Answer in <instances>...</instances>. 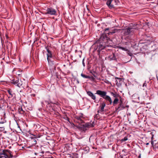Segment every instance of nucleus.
<instances>
[{"instance_id": "obj_1", "label": "nucleus", "mask_w": 158, "mask_h": 158, "mask_svg": "<svg viewBox=\"0 0 158 158\" xmlns=\"http://www.w3.org/2000/svg\"><path fill=\"white\" fill-rule=\"evenodd\" d=\"M96 94H97L105 99L107 101L110 103V104H111L112 103V101L111 98L109 96L107 95L106 92L105 91L98 90L97 91Z\"/></svg>"}, {"instance_id": "obj_2", "label": "nucleus", "mask_w": 158, "mask_h": 158, "mask_svg": "<svg viewBox=\"0 0 158 158\" xmlns=\"http://www.w3.org/2000/svg\"><path fill=\"white\" fill-rule=\"evenodd\" d=\"M12 157L10 152L8 150H3L0 154V158H9Z\"/></svg>"}, {"instance_id": "obj_3", "label": "nucleus", "mask_w": 158, "mask_h": 158, "mask_svg": "<svg viewBox=\"0 0 158 158\" xmlns=\"http://www.w3.org/2000/svg\"><path fill=\"white\" fill-rule=\"evenodd\" d=\"M44 14L50 15H55L56 14V11L52 8H48L46 10H44L43 12Z\"/></svg>"}, {"instance_id": "obj_4", "label": "nucleus", "mask_w": 158, "mask_h": 158, "mask_svg": "<svg viewBox=\"0 0 158 158\" xmlns=\"http://www.w3.org/2000/svg\"><path fill=\"white\" fill-rule=\"evenodd\" d=\"M132 29V28H128L123 30V32L124 33V34L125 35H127L128 34L131 32V30Z\"/></svg>"}, {"instance_id": "obj_5", "label": "nucleus", "mask_w": 158, "mask_h": 158, "mask_svg": "<svg viewBox=\"0 0 158 158\" xmlns=\"http://www.w3.org/2000/svg\"><path fill=\"white\" fill-rule=\"evenodd\" d=\"M106 106L105 102H103L100 106V110L98 111V113L102 112L104 111V107Z\"/></svg>"}, {"instance_id": "obj_6", "label": "nucleus", "mask_w": 158, "mask_h": 158, "mask_svg": "<svg viewBox=\"0 0 158 158\" xmlns=\"http://www.w3.org/2000/svg\"><path fill=\"white\" fill-rule=\"evenodd\" d=\"M158 142H156V141H152V145L153 147V148L154 150H156L158 149V146L157 145Z\"/></svg>"}, {"instance_id": "obj_7", "label": "nucleus", "mask_w": 158, "mask_h": 158, "mask_svg": "<svg viewBox=\"0 0 158 158\" xmlns=\"http://www.w3.org/2000/svg\"><path fill=\"white\" fill-rule=\"evenodd\" d=\"M87 94L91 98L94 100L96 99V96L94 95L90 91H88L87 93Z\"/></svg>"}, {"instance_id": "obj_8", "label": "nucleus", "mask_w": 158, "mask_h": 158, "mask_svg": "<svg viewBox=\"0 0 158 158\" xmlns=\"http://www.w3.org/2000/svg\"><path fill=\"white\" fill-rule=\"evenodd\" d=\"M47 60L49 62V61L50 60L49 58H52V55L51 52L48 49H47Z\"/></svg>"}, {"instance_id": "obj_9", "label": "nucleus", "mask_w": 158, "mask_h": 158, "mask_svg": "<svg viewBox=\"0 0 158 158\" xmlns=\"http://www.w3.org/2000/svg\"><path fill=\"white\" fill-rule=\"evenodd\" d=\"M108 58V60H116V58L114 54H112L110 55Z\"/></svg>"}, {"instance_id": "obj_10", "label": "nucleus", "mask_w": 158, "mask_h": 158, "mask_svg": "<svg viewBox=\"0 0 158 158\" xmlns=\"http://www.w3.org/2000/svg\"><path fill=\"white\" fill-rule=\"evenodd\" d=\"M107 2L106 4L110 8H111L113 7V6L111 4V2L112 0H107Z\"/></svg>"}, {"instance_id": "obj_11", "label": "nucleus", "mask_w": 158, "mask_h": 158, "mask_svg": "<svg viewBox=\"0 0 158 158\" xmlns=\"http://www.w3.org/2000/svg\"><path fill=\"white\" fill-rule=\"evenodd\" d=\"M85 126L86 127H93L94 126V125L93 123H87L85 124Z\"/></svg>"}, {"instance_id": "obj_12", "label": "nucleus", "mask_w": 158, "mask_h": 158, "mask_svg": "<svg viewBox=\"0 0 158 158\" xmlns=\"http://www.w3.org/2000/svg\"><path fill=\"white\" fill-rule=\"evenodd\" d=\"M118 101L119 99L118 98H115L113 102V105H115L117 104Z\"/></svg>"}, {"instance_id": "obj_13", "label": "nucleus", "mask_w": 158, "mask_h": 158, "mask_svg": "<svg viewBox=\"0 0 158 158\" xmlns=\"http://www.w3.org/2000/svg\"><path fill=\"white\" fill-rule=\"evenodd\" d=\"M22 85V81H19V80H18L17 85L18 87H20Z\"/></svg>"}, {"instance_id": "obj_14", "label": "nucleus", "mask_w": 158, "mask_h": 158, "mask_svg": "<svg viewBox=\"0 0 158 158\" xmlns=\"http://www.w3.org/2000/svg\"><path fill=\"white\" fill-rule=\"evenodd\" d=\"M18 80L17 79H13L12 80V81H11V82L13 84H14L15 85L16 84H17V82L18 81Z\"/></svg>"}, {"instance_id": "obj_15", "label": "nucleus", "mask_w": 158, "mask_h": 158, "mask_svg": "<svg viewBox=\"0 0 158 158\" xmlns=\"http://www.w3.org/2000/svg\"><path fill=\"white\" fill-rule=\"evenodd\" d=\"M81 75L82 77L85 78H90V77L89 76H86L85 75L83 74L82 73L81 74Z\"/></svg>"}, {"instance_id": "obj_16", "label": "nucleus", "mask_w": 158, "mask_h": 158, "mask_svg": "<svg viewBox=\"0 0 158 158\" xmlns=\"http://www.w3.org/2000/svg\"><path fill=\"white\" fill-rule=\"evenodd\" d=\"M111 94L115 98H117L118 97V95H116L113 93H111Z\"/></svg>"}, {"instance_id": "obj_17", "label": "nucleus", "mask_w": 158, "mask_h": 158, "mask_svg": "<svg viewBox=\"0 0 158 158\" xmlns=\"http://www.w3.org/2000/svg\"><path fill=\"white\" fill-rule=\"evenodd\" d=\"M19 112L20 113L22 114L23 113L24 111L23 110L22 108H21L19 110Z\"/></svg>"}, {"instance_id": "obj_18", "label": "nucleus", "mask_w": 158, "mask_h": 158, "mask_svg": "<svg viewBox=\"0 0 158 158\" xmlns=\"http://www.w3.org/2000/svg\"><path fill=\"white\" fill-rule=\"evenodd\" d=\"M127 139H128L127 137H125L123 139H122V142H123V141H125L127 140Z\"/></svg>"}, {"instance_id": "obj_19", "label": "nucleus", "mask_w": 158, "mask_h": 158, "mask_svg": "<svg viewBox=\"0 0 158 158\" xmlns=\"http://www.w3.org/2000/svg\"><path fill=\"white\" fill-rule=\"evenodd\" d=\"M120 48V49H122L123 50H124V51H127V49H126L125 48H123V47H121Z\"/></svg>"}, {"instance_id": "obj_20", "label": "nucleus", "mask_w": 158, "mask_h": 158, "mask_svg": "<svg viewBox=\"0 0 158 158\" xmlns=\"http://www.w3.org/2000/svg\"><path fill=\"white\" fill-rule=\"evenodd\" d=\"M146 144L147 145H148V144H149V143H147Z\"/></svg>"}, {"instance_id": "obj_21", "label": "nucleus", "mask_w": 158, "mask_h": 158, "mask_svg": "<svg viewBox=\"0 0 158 158\" xmlns=\"http://www.w3.org/2000/svg\"><path fill=\"white\" fill-rule=\"evenodd\" d=\"M118 158H123L122 157H120Z\"/></svg>"}, {"instance_id": "obj_22", "label": "nucleus", "mask_w": 158, "mask_h": 158, "mask_svg": "<svg viewBox=\"0 0 158 158\" xmlns=\"http://www.w3.org/2000/svg\"><path fill=\"white\" fill-rule=\"evenodd\" d=\"M9 94H11L10 91H9Z\"/></svg>"}, {"instance_id": "obj_23", "label": "nucleus", "mask_w": 158, "mask_h": 158, "mask_svg": "<svg viewBox=\"0 0 158 158\" xmlns=\"http://www.w3.org/2000/svg\"><path fill=\"white\" fill-rule=\"evenodd\" d=\"M104 48V46H103V47L102 48V49H103V48Z\"/></svg>"}, {"instance_id": "obj_24", "label": "nucleus", "mask_w": 158, "mask_h": 158, "mask_svg": "<svg viewBox=\"0 0 158 158\" xmlns=\"http://www.w3.org/2000/svg\"><path fill=\"white\" fill-rule=\"evenodd\" d=\"M144 85H145V84H143V86H144Z\"/></svg>"}, {"instance_id": "obj_25", "label": "nucleus", "mask_w": 158, "mask_h": 158, "mask_svg": "<svg viewBox=\"0 0 158 158\" xmlns=\"http://www.w3.org/2000/svg\"><path fill=\"white\" fill-rule=\"evenodd\" d=\"M101 39H102V37L100 38V40H101Z\"/></svg>"}, {"instance_id": "obj_26", "label": "nucleus", "mask_w": 158, "mask_h": 158, "mask_svg": "<svg viewBox=\"0 0 158 158\" xmlns=\"http://www.w3.org/2000/svg\"><path fill=\"white\" fill-rule=\"evenodd\" d=\"M156 78H157V79H158V77H157V76L156 77Z\"/></svg>"}]
</instances>
